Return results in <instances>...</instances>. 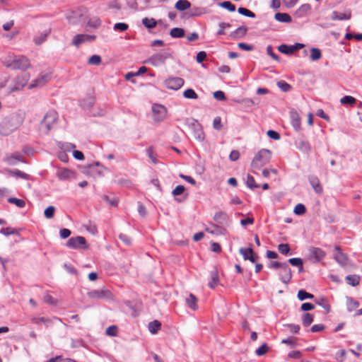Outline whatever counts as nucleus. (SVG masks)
<instances>
[{"mask_svg": "<svg viewBox=\"0 0 362 362\" xmlns=\"http://www.w3.org/2000/svg\"><path fill=\"white\" fill-rule=\"evenodd\" d=\"M269 350V346L267 344L264 343L261 346L256 349L255 354L256 355L261 356L265 354Z\"/></svg>", "mask_w": 362, "mask_h": 362, "instance_id": "52", "label": "nucleus"}, {"mask_svg": "<svg viewBox=\"0 0 362 362\" xmlns=\"http://www.w3.org/2000/svg\"><path fill=\"white\" fill-rule=\"evenodd\" d=\"M347 284L352 286H356L359 284V276L356 275H348L346 277Z\"/></svg>", "mask_w": 362, "mask_h": 362, "instance_id": "43", "label": "nucleus"}, {"mask_svg": "<svg viewBox=\"0 0 362 362\" xmlns=\"http://www.w3.org/2000/svg\"><path fill=\"white\" fill-rule=\"evenodd\" d=\"M185 303L189 306V308H190L193 310H196L198 308L197 298L192 293H190L189 296L186 298Z\"/></svg>", "mask_w": 362, "mask_h": 362, "instance_id": "27", "label": "nucleus"}, {"mask_svg": "<svg viewBox=\"0 0 362 362\" xmlns=\"http://www.w3.org/2000/svg\"><path fill=\"white\" fill-rule=\"evenodd\" d=\"M153 117L156 122L163 121L167 113L166 108L161 105H154L152 107Z\"/></svg>", "mask_w": 362, "mask_h": 362, "instance_id": "8", "label": "nucleus"}, {"mask_svg": "<svg viewBox=\"0 0 362 362\" xmlns=\"http://www.w3.org/2000/svg\"><path fill=\"white\" fill-rule=\"evenodd\" d=\"M66 247L74 250H86L88 247L85 238L82 236H77L71 238L66 243Z\"/></svg>", "mask_w": 362, "mask_h": 362, "instance_id": "5", "label": "nucleus"}, {"mask_svg": "<svg viewBox=\"0 0 362 362\" xmlns=\"http://www.w3.org/2000/svg\"><path fill=\"white\" fill-rule=\"evenodd\" d=\"M102 199L112 206H117L118 204V199L115 196L110 197L108 195L103 194Z\"/></svg>", "mask_w": 362, "mask_h": 362, "instance_id": "38", "label": "nucleus"}, {"mask_svg": "<svg viewBox=\"0 0 362 362\" xmlns=\"http://www.w3.org/2000/svg\"><path fill=\"white\" fill-rule=\"evenodd\" d=\"M101 24V21L98 17H94L89 19L88 21V25L94 28L99 27Z\"/></svg>", "mask_w": 362, "mask_h": 362, "instance_id": "53", "label": "nucleus"}, {"mask_svg": "<svg viewBox=\"0 0 362 362\" xmlns=\"http://www.w3.org/2000/svg\"><path fill=\"white\" fill-rule=\"evenodd\" d=\"M297 296L300 300L313 299L314 298L313 294L308 293L306 291L303 289L298 291Z\"/></svg>", "mask_w": 362, "mask_h": 362, "instance_id": "39", "label": "nucleus"}, {"mask_svg": "<svg viewBox=\"0 0 362 362\" xmlns=\"http://www.w3.org/2000/svg\"><path fill=\"white\" fill-rule=\"evenodd\" d=\"M229 219L228 214L223 211L216 212L214 216V220L218 224L226 225Z\"/></svg>", "mask_w": 362, "mask_h": 362, "instance_id": "18", "label": "nucleus"}, {"mask_svg": "<svg viewBox=\"0 0 362 362\" xmlns=\"http://www.w3.org/2000/svg\"><path fill=\"white\" fill-rule=\"evenodd\" d=\"M276 85L283 92H288L292 89V86L284 81H278Z\"/></svg>", "mask_w": 362, "mask_h": 362, "instance_id": "45", "label": "nucleus"}, {"mask_svg": "<svg viewBox=\"0 0 362 362\" xmlns=\"http://www.w3.org/2000/svg\"><path fill=\"white\" fill-rule=\"evenodd\" d=\"M278 50L280 52L285 54H288V55L293 53L291 45H287L285 44H282V45H279L278 47Z\"/></svg>", "mask_w": 362, "mask_h": 362, "instance_id": "41", "label": "nucleus"}, {"mask_svg": "<svg viewBox=\"0 0 362 362\" xmlns=\"http://www.w3.org/2000/svg\"><path fill=\"white\" fill-rule=\"evenodd\" d=\"M74 175V172L67 168H60L57 172V176L61 180H69Z\"/></svg>", "mask_w": 362, "mask_h": 362, "instance_id": "23", "label": "nucleus"}, {"mask_svg": "<svg viewBox=\"0 0 362 362\" xmlns=\"http://www.w3.org/2000/svg\"><path fill=\"white\" fill-rule=\"evenodd\" d=\"M15 129L16 127L8 117L4 118L0 123V134L2 136L9 135Z\"/></svg>", "mask_w": 362, "mask_h": 362, "instance_id": "9", "label": "nucleus"}, {"mask_svg": "<svg viewBox=\"0 0 362 362\" xmlns=\"http://www.w3.org/2000/svg\"><path fill=\"white\" fill-rule=\"evenodd\" d=\"M310 9L311 6L309 4H304L300 6L296 13L299 16H303L310 11Z\"/></svg>", "mask_w": 362, "mask_h": 362, "instance_id": "40", "label": "nucleus"}, {"mask_svg": "<svg viewBox=\"0 0 362 362\" xmlns=\"http://www.w3.org/2000/svg\"><path fill=\"white\" fill-rule=\"evenodd\" d=\"M162 21L160 20L158 21H156L154 18H144L142 19V24L148 29H152L155 28L157 25V23H161Z\"/></svg>", "mask_w": 362, "mask_h": 362, "instance_id": "29", "label": "nucleus"}, {"mask_svg": "<svg viewBox=\"0 0 362 362\" xmlns=\"http://www.w3.org/2000/svg\"><path fill=\"white\" fill-rule=\"evenodd\" d=\"M55 208L53 206H49L45 209L44 215L47 218H52L54 216Z\"/></svg>", "mask_w": 362, "mask_h": 362, "instance_id": "60", "label": "nucleus"}, {"mask_svg": "<svg viewBox=\"0 0 362 362\" xmlns=\"http://www.w3.org/2000/svg\"><path fill=\"white\" fill-rule=\"evenodd\" d=\"M3 64L7 68L13 70H25L30 64L28 58L24 56L8 54L3 59Z\"/></svg>", "mask_w": 362, "mask_h": 362, "instance_id": "1", "label": "nucleus"}, {"mask_svg": "<svg viewBox=\"0 0 362 362\" xmlns=\"http://www.w3.org/2000/svg\"><path fill=\"white\" fill-rule=\"evenodd\" d=\"M291 123L296 131L299 132L301 129V119L296 110L290 111Z\"/></svg>", "mask_w": 362, "mask_h": 362, "instance_id": "15", "label": "nucleus"}, {"mask_svg": "<svg viewBox=\"0 0 362 362\" xmlns=\"http://www.w3.org/2000/svg\"><path fill=\"white\" fill-rule=\"evenodd\" d=\"M219 282L218 272L216 269H214L211 272V280L209 282V286L211 288H214Z\"/></svg>", "mask_w": 362, "mask_h": 362, "instance_id": "30", "label": "nucleus"}, {"mask_svg": "<svg viewBox=\"0 0 362 362\" xmlns=\"http://www.w3.org/2000/svg\"><path fill=\"white\" fill-rule=\"evenodd\" d=\"M340 103L343 105H353L356 103V99L350 95H345L340 99Z\"/></svg>", "mask_w": 362, "mask_h": 362, "instance_id": "47", "label": "nucleus"}, {"mask_svg": "<svg viewBox=\"0 0 362 362\" xmlns=\"http://www.w3.org/2000/svg\"><path fill=\"white\" fill-rule=\"evenodd\" d=\"M213 127L214 129L220 131L222 127L223 124L221 123V119L220 117H216L214 118L213 121Z\"/></svg>", "mask_w": 362, "mask_h": 362, "instance_id": "63", "label": "nucleus"}, {"mask_svg": "<svg viewBox=\"0 0 362 362\" xmlns=\"http://www.w3.org/2000/svg\"><path fill=\"white\" fill-rule=\"evenodd\" d=\"M218 5L221 7L228 10L230 12H233L235 11V6L234 4H233L230 1H223V2L219 3Z\"/></svg>", "mask_w": 362, "mask_h": 362, "instance_id": "49", "label": "nucleus"}, {"mask_svg": "<svg viewBox=\"0 0 362 362\" xmlns=\"http://www.w3.org/2000/svg\"><path fill=\"white\" fill-rule=\"evenodd\" d=\"M351 17V11L350 10L346 11L344 13H338L336 11H332L331 19L332 21H344L349 20Z\"/></svg>", "mask_w": 362, "mask_h": 362, "instance_id": "16", "label": "nucleus"}, {"mask_svg": "<svg viewBox=\"0 0 362 362\" xmlns=\"http://www.w3.org/2000/svg\"><path fill=\"white\" fill-rule=\"evenodd\" d=\"M211 226L206 228V231L214 235H224L226 229L216 224H211Z\"/></svg>", "mask_w": 362, "mask_h": 362, "instance_id": "26", "label": "nucleus"}, {"mask_svg": "<svg viewBox=\"0 0 362 362\" xmlns=\"http://www.w3.org/2000/svg\"><path fill=\"white\" fill-rule=\"evenodd\" d=\"M101 62V57L99 55L94 54L88 59V64L91 65H98Z\"/></svg>", "mask_w": 362, "mask_h": 362, "instance_id": "61", "label": "nucleus"}, {"mask_svg": "<svg viewBox=\"0 0 362 362\" xmlns=\"http://www.w3.org/2000/svg\"><path fill=\"white\" fill-rule=\"evenodd\" d=\"M296 341H297L296 338L291 337H288L286 339H284L281 341V343L287 344V345L290 346L291 348H294V347H296L297 346Z\"/></svg>", "mask_w": 362, "mask_h": 362, "instance_id": "51", "label": "nucleus"}, {"mask_svg": "<svg viewBox=\"0 0 362 362\" xmlns=\"http://www.w3.org/2000/svg\"><path fill=\"white\" fill-rule=\"evenodd\" d=\"M310 59L311 61H317L322 57V53L320 49L313 47L310 50Z\"/></svg>", "mask_w": 362, "mask_h": 362, "instance_id": "36", "label": "nucleus"}, {"mask_svg": "<svg viewBox=\"0 0 362 362\" xmlns=\"http://www.w3.org/2000/svg\"><path fill=\"white\" fill-rule=\"evenodd\" d=\"M247 32V27L242 25L238 27L235 30L233 31L230 34V37L233 39L243 38L246 35Z\"/></svg>", "mask_w": 362, "mask_h": 362, "instance_id": "24", "label": "nucleus"}, {"mask_svg": "<svg viewBox=\"0 0 362 362\" xmlns=\"http://www.w3.org/2000/svg\"><path fill=\"white\" fill-rule=\"evenodd\" d=\"M193 130H194V136L199 141H202L204 139V134L202 130V126L200 124L195 121L192 124Z\"/></svg>", "mask_w": 362, "mask_h": 362, "instance_id": "22", "label": "nucleus"}, {"mask_svg": "<svg viewBox=\"0 0 362 362\" xmlns=\"http://www.w3.org/2000/svg\"><path fill=\"white\" fill-rule=\"evenodd\" d=\"M171 57V54L167 52H159L153 54L146 62L153 66L164 64L166 59Z\"/></svg>", "mask_w": 362, "mask_h": 362, "instance_id": "4", "label": "nucleus"}, {"mask_svg": "<svg viewBox=\"0 0 362 362\" xmlns=\"http://www.w3.org/2000/svg\"><path fill=\"white\" fill-rule=\"evenodd\" d=\"M238 11L240 14L249 17V18H255V13L252 11H250L249 9L244 8V7H240L238 9Z\"/></svg>", "mask_w": 362, "mask_h": 362, "instance_id": "50", "label": "nucleus"}, {"mask_svg": "<svg viewBox=\"0 0 362 362\" xmlns=\"http://www.w3.org/2000/svg\"><path fill=\"white\" fill-rule=\"evenodd\" d=\"M22 156L20 153H12L7 155L4 158V161L10 165H14L18 162H23Z\"/></svg>", "mask_w": 362, "mask_h": 362, "instance_id": "19", "label": "nucleus"}, {"mask_svg": "<svg viewBox=\"0 0 362 362\" xmlns=\"http://www.w3.org/2000/svg\"><path fill=\"white\" fill-rule=\"evenodd\" d=\"M279 273V279L284 284H288L292 279V272L287 262H284V266Z\"/></svg>", "mask_w": 362, "mask_h": 362, "instance_id": "7", "label": "nucleus"}, {"mask_svg": "<svg viewBox=\"0 0 362 362\" xmlns=\"http://www.w3.org/2000/svg\"><path fill=\"white\" fill-rule=\"evenodd\" d=\"M184 84V80L180 77H170L165 81V86L172 90H178Z\"/></svg>", "mask_w": 362, "mask_h": 362, "instance_id": "11", "label": "nucleus"}, {"mask_svg": "<svg viewBox=\"0 0 362 362\" xmlns=\"http://www.w3.org/2000/svg\"><path fill=\"white\" fill-rule=\"evenodd\" d=\"M314 316L310 313H305L302 317V323L304 327H308L313 322Z\"/></svg>", "mask_w": 362, "mask_h": 362, "instance_id": "37", "label": "nucleus"}, {"mask_svg": "<svg viewBox=\"0 0 362 362\" xmlns=\"http://www.w3.org/2000/svg\"><path fill=\"white\" fill-rule=\"evenodd\" d=\"M8 202L11 204H16L19 208H23L25 206V202L23 199H17L16 197H10Z\"/></svg>", "mask_w": 362, "mask_h": 362, "instance_id": "46", "label": "nucleus"}, {"mask_svg": "<svg viewBox=\"0 0 362 362\" xmlns=\"http://www.w3.org/2000/svg\"><path fill=\"white\" fill-rule=\"evenodd\" d=\"M246 185L248 188L251 189L258 188L259 187V185L256 184L254 177L249 174L247 176Z\"/></svg>", "mask_w": 362, "mask_h": 362, "instance_id": "44", "label": "nucleus"}, {"mask_svg": "<svg viewBox=\"0 0 362 362\" xmlns=\"http://www.w3.org/2000/svg\"><path fill=\"white\" fill-rule=\"evenodd\" d=\"M183 96L185 98H187V99H197L198 98V95L197 94V93L192 88H187L186 89L184 92H183Z\"/></svg>", "mask_w": 362, "mask_h": 362, "instance_id": "42", "label": "nucleus"}, {"mask_svg": "<svg viewBox=\"0 0 362 362\" xmlns=\"http://www.w3.org/2000/svg\"><path fill=\"white\" fill-rule=\"evenodd\" d=\"M170 35L173 38H181L185 36V30L181 28H174L170 31Z\"/></svg>", "mask_w": 362, "mask_h": 362, "instance_id": "32", "label": "nucleus"}, {"mask_svg": "<svg viewBox=\"0 0 362 362\" xmlns=\"http://www.w3.org/2000/svg\"><path fill=\"white\" fill-rule=\"evenodd\" d=\"M335 253L334 254V259L341 266L347 264V257L341 252L340 248L338 246L334 247Z\"/></svg>", "mask_w": 362, "mask_h": 362, "instance_id": "17", "label": "nucleus"}, {"mask_svg": "<svg viewBox=\"0 0 362 362\" xmlns=\"http://www.w3.org/2000/svg\"><path fill=\"white\" fill-rule=\"evenodd\" d=\"M297 148L300 151L308 155L311 151V145L308 141H300L297 144Z\"/></svg>", "mask_w": 362, "mask_h": 362, "instance_id": "25", "label": "nucleus"}, {"mask_svg": "<svg viewBox=\"0 0 362 362\" xmlns=\"http://www.w3.org/2000/svg\"><path fill=\"white\" fill-rule=\"evenodd\" d=\"M239 252L243 255L244 260H249L252 263H255L258 256L254 252L251 247L248 248L240 247Z\"/></svg>", "mask_w": 362, "mask_h": 362, "instance_id": "12", "label": "nucleus"}, {"mask_svg": "<svg viewBox=\"0 0 362 362\" xmlns=\"http://www.w3.org/2000/svg\"><path fill=\"white\" fill-rule=\"evenodd\" d=\"M129 25L124 23H117L114 25L113 29L120 32H124L128 30Z\"/></svg>", "mask_w": 362, "mask_h": 362, "instance_id": "57", "label": "nucleus"}, {"mask_svg": "<svg viewBox=\"0 0 362 362\" xmlns=\"http://www.w3.org/2000/svg\"><path fill=\"white\" fill-rule=\"evenodd\" d=\"M214 97L215 99L219 101H224L226 100V97L225 93L221 90L215 91L214 93Z\"/></svg>", "mask_w": 362, "mask_h": 362, "instance_id": "64", "label": "nucleus"}, {"mask_svg": "<svg viewBox=\"0 0 362 362\" xmlns=\"http://www.w3.org/2000/svg\"><path fill=\"white\" fill-rule=\"evenodd\" d=\"M55 321L62 322V320L59 317H54L53 318H46L44 317H33L32 319V322L35 325H40L41 323L44 324L46 327L50 326L52 324H53Z\"/></svg>", "mask_w": 362, "mask_h": 362, "instance_id": "14", "label": "nucleus"}, {"mask_svg": "<svg viewBox=\"0 0 362 362\" xmlns=\"http://www.w3.org/2000/svg\"><path fill=\"white\" fill-rule=\"evenodd\" d=\"M49 78L50 76L49 74H42L30 85V88H33L35 87L42 86L49 80Z\"/></svg>", "mask_w": 362, "mask_h": 362, "instance_id": "20", "label": "nucleus"}, {"mask_svg": "<svg viewBox=\"0 0 362 362\" xmlns=\"http://www.w3.org/2000/svg\"><path fill=\"white\" fill-rule=\"evenodd\" d=\"M117 327L115 325L108 327L105 330V334L110 337H115L117 335Z\"/></svg>", "mask_w": 362, "mask_h": 362, "instance_id": "62", "label": "nucleus"}, {"mask_svg": "<svg viewBox=\"0 0 362 362\" xmlns=\"http://www.w3.org/2000/svg\"><path fill=\"white\" fill-rule=\"evenodd\" d=\"M148 327L151 334H156L161 327V323L158 320H155L149 322Z\"/></svg>", "mask_w": 362, "mask_h": 362, "instance_id": "33", "label": "nucleus"}, {"mask_svg": "<svg viewBox=\"0 0 362 362\" xmlns=\"http://www.w3.org/2000/svg\"><path fill=\"white\" fill-rule=\"evenodd\" d=\"M9 173L16 177H21V178H23L25 180L28 179V177H29V175L28 174H26L24 172H22L18 169H16L14 170H10Z\"/></svg>", "mask_w": 362, "mask_h": 362, "instance_id": "54", "label": "nucleus"}, {"mask_svg": "<svg viewBox=\"0 0 362 362\" xmlns=\"http://www.w3.org/2000/svg\"><path fill=\"white\" fill-rule=\"evenodd\" d=\"M58 119V113L50 110L46 112L40 124V129L42 132L47 134L52 129Z\"/></svg>", "mask_w": 362, "mask_h": 362, "instance_id": "2", "label": "nucleus"}, {"mask_svg": "<svg viewBox=\"0 0 362 362\" xmlns=\"http://www.w3.org/2000/svg\"><path fill=\"white\" fill-rule=\"evenodd\" d=\"M309 182L317 194H322L323 189L317 176L312 175L308 177Z\"/></svg>", "mask_w": 362, "mask_h": 362, "instance_id": "21", "label": "nucleus"}, {"mask_svg": "<svg viewBox=\"0 0 362 362\" xmlns=\"http://www.w3.org/2000/svg\"><path fill=\"white\" fill-rule=\"evenodd\" d=\"M219 30L217 31L218 35H222L225 34L226 28H230L231 25L229 23L221 22L218 24Z\"/></svg>", "mask_w": 362, "mask_h": 362, "instance_id": "55", "label": "nucleus"}, {"mask_svg": "<svg viewBox=\"0 0 362 362\" xmlns=\"http://www.w3.org/2000/svg\"><path fill=\"white\" fill-rule=\"evenodd\" d=\"M278 250L281 254L287 255L289 253L291 249L288 244L281 243L278 245Z\"/></svg>", "mask_w": 362, "mask_h": 362, "instance_id": "48", "label": "nucleus"}, {"mask_svg": "<svg viewBox=\"0 0 362 362\" xmlns=\"http://www.w3.org/2000/svg\"><path fill=\"white\" fill-rule=\"evenodd\" d=\"M204 10L203 8L194 7L190 11L189 16L190 17L199 16L204 13Z\"/></svg>", "mask_w": 362, "mask_h": 362, "instance_id": "56", "label": "nucleus"}, {"mask_svg": "<svg viewBox=\"0 0 362 362\" xmlns=\"http://www.w3.org/2000/svg\"><path fill=\"white\" fill-rule=\"evenodd\" d=\"M272 158L271 151L262 148L259 151L255 156L252 163L251 167L255 169H259L262 166L267 164Z\"/></svg>", "mask_w": 362, "mask_h": 362, "instance_id": "3", "label": "nucleus"}, {"mask_svg": "<svg viewBox=\"0 0 362 362\" xmlns=\"http://www.w3.org/2000/svg\"><path fill=\"white\" fill-rule=\"evenodd\" d=\"M306 209L305 206L303 204H298L293 210V212L296 215H303L305 213Z\"/></svg>", "mask_w": 362, "mask_h": 362, "instance_id": "58", "label": "nucleus"}, {"mask_svg": "<svg viewBox=\"0 0 362 362\" xmlns=\"http://www.w3.org/2000/svg\"><path fill=\"white\" fill-rule=\"evenodd\" d=\"M325 257V252L320 248L311 247L309 249V259L316 262L321 261Z\"/></svg>", "mask_w": 362, "mask_h": 362, "instance_id": "13", "label": "nucleus"}, {"mask_svg": "<svg viewBox=\"0 0 362 362\" xmlns=\"http://www.w3.org/2000/svg\"><path fill=\"white\" fill-rule=\"evenodd\" d=\"M88 296L93 299H112V293L108 289L93 290L88 292Z\"/></svg>", "mask_w": 362, "mask_h": 362, "instance_id": "6", "label": "nucleus"}, {"mask_svg": "<svg viewBox=\"0 0 362 362\" xmlns=\"http://www.w3.org/2000/svg\"><path fill=\"white\" fill-rule=\"evenodd\" d=\"M190 6L191 3L188 0H178L175 4V8L180 11H184Z\"/></svg>", "mask_w": 362, "mask_h": 362, "instance_id": "28", "label": "nucleus"}, {"mask_svg": "<svg viewBox=\"0 0 362 362\" xmlns=\"http://www.w3.org/2000/svg\"><path fill=\"white\" fill-rule=\"evenodd\" d=\"M288 262L290 263L292 266L298 267L300 272H301L303 270V262L301 258H299V257L291 258L288 260Z\"/></svg>", "mask_w": 362, "mask_h": 362, "instance_id": "35", "label": "nucleus"}, {"mask_svg": "<svg viewBox=\"0 0 362 362\" xmlns=\"http://www.w3.org/2000/svg\"><path fill=\"white\" fill-rule=\"evenodd\" d=\"M274 18L282 23H291L292 21L291 17L286 13H276Z\"/></svg>", "mask_w": 362, "mask_h": 362, "instance_id": "31", "label": "nucleus"}, {"mask_svg": "<svg viewBox=\"0 0 362 362\" xmlns=\"http://www.w3.org/2000/svg\"><path fill=\"white\" fill-rule=\"evenodd\" d=\"M95 38L96 36L94 35L78 34L74 37L72 45L78 47L82 43L93 41Z\"/></svg>", "mask_w": 362, "mask_h": 362, "instance_id": "10", "label": "nucleus"}, {"mask_svg": "<svg viewBox=\"0 0 362 362\" xmlns=\"http://www.w3.org/2000/svg\"><path fill=\"white\" fill-rule=\"evenodd\" d=\"M347 310L351 312L359 306V303L351 297H346Z\"/></svg>", "mask_w": 362, "mask_h": 362, "instance_id": "34", "label": "nucleus"}, {"mask_svg": "<svg viewBox=\"0 0 362 362\" xmlns=\"http://www.w3.org/2000/svg\"><path fill=\"white\" fill-rule=\"evenodd\" d=\"M0 233L6 236L10 235H14L17 233V231L16 229L7 227V228H2L0 230Z\"/></svg>", "mask_w": 362, "mask_h": 362, "instance_id": "59", "label": "nucleus"}]
</instances>
